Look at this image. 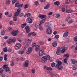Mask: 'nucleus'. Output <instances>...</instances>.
<instances>
[{"mask_svg": "<svg viewBox=\"0 0 77 77\" xmlns=\"http://www.w3.org/2000/svg\"><path fill=\"white\" fill-rule=\"evenodd\" d=\"M28 18L26 20L27 23H28L29 24H32L33 23V20L32 19V16L30 13H28L27 15Z\"/></svg>", "mask_w": 77, "mask_h": 77, "instance_id": "1", "label": "nucleus"}, {"mask_svg": "<svg viewBox=\"0 0 77 77\" xmlns=\"http://www.w3.org/2000/svg\"><path fill=\"white\" fill-rule=\"evenodd\" d=\"M62 64V63L60 61L58 60L57 65H56V67L58 68V70H62L63 69V66L61 65Z\"/></svg>", "mask_w": 77, "mask_h": 77, "instance_id": "2", "label": "nucleus"}, {"mask_svg": "<svg viewBox=\"0 0 77 77\" xmlns=\"http://www.w3.org/2000/svg\"><path fill=\"white\" fill-rule=\"evenodd\" d=\"M2 68L4 69L5 72L8 71V72L9 73L11 72V71L10 70V68L9 67H8V64H5L3 66Z\"/></svg>", "mask_w": 77, "mask_h": 77, "instance_id": "3", "label": "nucleus"}, {"mask_svg": "<svg viewBox=\"0 0 77 77\" xmlns=\"http://www.w3.org/2000/svg\"><path fill=\"white\" fill-rule=\"evenodd\" d=\"M18 32L19 31L17 30H13L11 31V33L12 35H13V36H17V35H18Z\"/></svg>", "mask_w": 77, "mask_h": 77, "instance_id": "4", "label": "nucleus"}, {"mask_svg": "<svg viewBox=\"0 0 77 77\" xmlns=\"http://www.w3.org/2000/svg\"><path fill=\"white\" fill-rule=\"evenodd\" d=\"M46 33L48 35H50L52 33V28L51 27H48L46 29Z\"/></svg>", "mask_w": 77, "mask_h": 77, "instance_id": "5", "label": "nucleus"}, {"mask_svg": "<svg viewBox=\"0 0 77 77\" xmlns=\"http://www.w3.org/2000/svg\"><path fill=\"white\" fill-rule=\"evenodd\" d=\"M47 60V57L44 56L42 57L41 61L42 63H46Z\"/></svg>", "mask_w": 77, "mask_h": 77, "instance_id": "6", "label": "nucleus"}, {"mask_svg": "<svg viewBox=\"0 0 77 77\" xmlns=\"http://www.w3.org/2000/svg\"><path fill=\"white\" fill-rule=\"evenodd\" d=\"M15 6L16 8H22L23 6V4H20L19 2H18L15 4Z\"/></svg>", "mask_w": 77, "mask_h": 77, "instance_id": "7", "label": "nucleus"}, {"mask_svg": "<svg viewBox=\"0 0 77 77\" xmlns=\"http://www.w3.org/2000/svg\"><path fill=\"white\" fill-rule=\"evenodd\" d=\"M32 47H29L28 49V51L26 52V54H30V53H32Z\"/></svg>", "mask_w": 77, "mask_h": 77, "instance_id": "8", "label": "nucleus"}, {"mask_svg": "<svg viewBox=\"0 0 77 77\" xmlns=\"http://www.w3.org/2000/svg\"><path fill=\"white\" fill-rule=\"evenodd\" d=\"M28 64H29V61L28 60H26L25 61L24 64L23 65L24 68H25L26 67H28L29 66Z\"/></svg>", "mask_w": 77, "mask_h": 77, "instance_id": "9", "label": "nucleus"}, {"mask_svg": "<svg viewBox=\"0 0 77 77\" xmlns=\"http://www.w3.org/2000/svg\"><path fill=\"white\" fill-rule=\"evenodd\" d=\"M45 27H51V24L50 22H48L45 24Z\"/></svg>", "mask_w": 77, "mask_h": 77, "instance_id": "10", "label": "nucleus"}, {"mask_svg": "<svg viewBox=\"0 0 77 77\" xmlns=\"http://www.w3.org/2000/svg\"><path fill=\"white\" fill-rule=\"evenodd\" d=\"M35 51H38L40 50L41 48H40V46L37 45L35 46Z\"/></svg>", "mask_w": 77, "mask_h": 77, "instance_id": "11", "label": "nucleus"}, {"mask_svg": "<svg viewBox=\"0 0 77 77\" xmlns=\"http://www.w3.org/2000/svg\"><path fill=\"white\" fill-rule=\"evenodd\" d=\"M38 54H39V56H42L44 54V51L40 50L39 51Z\"/></svg>", "mask_w": 77, "mask_h": 77, "instance_id": "12", "label": "nucleus"}, {"mask_svg": "<svg viewBox=\"0 0 77 77\" xmlns=\"http://www.w3.org/2000/svg\"><path fill=\"white\" fill-rule=\"evenodd\" d=\"M25 29H26V33H28L30 32V28L29 26H27L25 28Z\"/></svg>", "mask_w": 77, "mask_h": 77, "instance_id": "13", "label": "nucleus"}, {"mask_svg": "<svg viewBox=\"0 0 77 77\" xmlns=\"http://www.w3.org/2000/svg\"><path fill=\"white\" fill-rule=\"evenodd\" d=\"M38 17H39V18L41 19H43V18H44L46 17V15H42L41 14H40L38 15Z\"/></svg>", "mask_w": 77, "mask_h": 77, "instance_id": "14", "label": "nucleus"}, {"mask_svg": "<svg viewBox=\"0 0 77 77\" xmlns=\"http://www.w3.org/2000/svg\"><path fill=\"white\" fill-rule=\"evenodd\" d=\"M71 61L72 62V63L73 64H74L77 63V60L74 59H71Z\"/></svg>", "mask_w": 77, "mask_h": 77, "instance_id": "15", "label": "nucleus"}, {"mask_svg": "<svg viewBox=\"0 0 77 77\" xmlns=\"http://www.w3.org/2000/svg\"><path fill=\"white\" fill-rule=\"evenodd\" d=\"M50 4H48L45 6L44 9H48L50 8Z\"/></svg>", "mask_w": 77, "mask_h": 77, "instance_id": "16", "label": "nucleus"}, {"mask_svg": "<svg viewBox=\"0 0 77 77\" xmlns=\"http://www.w3.org/2000/svg\"><path fill=\"white\" fill-rule=\"evenodd\" d=\"M20 47V45L19 44H16L15 46V49H17V50L19 49Z\"/></svg>", "mask_w": 77, "mask_h": 77, "instance_id": "17", "label": "nucleus"}, {"mask_svg": "<svg viewBox=\"0 0 77 77\" xmlns=\"http://www.w3.org/2000/svg\"><path fill=\"white\" fill-rule=\"evenodd\" d=\"M68 32H66L64 33L63 36L64 38H66V37H67L68 36Z\"/></svg>", "mask_w": 77, "mask_h": 77, "instance_id": "18", "label": "nucleus"}, {"mask_svg": "<svg viewBox=\"0 0 77 77\" xmlns=\"http://www.w3.org/2000/svg\"><path fill=\"white\" fill-rule=\"evenodd\" d=\"M54 5H57V6H59L60 3L59 1H56V2H54Z\"/></svg>", "mask_w": 77, "mask_h": 77, "instance_id": "19", "label": "nucleus"}, {"mask_svg": "<svg viewBox=\"0 0 77 77\" xmlns=\"http://www.w3.org/2000/svg\"><path fill=\"white\" fill-rule=\"evenodd\" d=\"M27 25V23H25L23 24H22L20 26L21 27V28H24V27L26 26Z\"/></svg>", "mask_w": 77, "mask_h": 77, "instance_id": "20", "label": "nucleus"}, {"mask_svg": "<svg viewBox=\"0 0 77 77\" xmlns=\"http://www.w3.org/2000/svg\"><path fill=\"white\" fill-rule=\"evenodd\" d=\"M52 47H56V46H57V43H56V42H54L52 44Z\"/></svg>", "mask_w": 77, "mask_h": 77, "instance_id": "21", "label": "nucleus"}, {"mask_svg": "<svg viewBox=\"0 0 77 77\" xmlns=\"http://www.w3.org/2000/svg\"><path fill=\"white\" fill-rule=\"evenodd\" d=\"M18 53L19 54H23L24 53V51H20L18 52Z\"/></svg>", "mask_w": 77, "mask_h": 77, "instance_id": "22", "label": "nucleus"}, {"mask_svg": "<svg viewBox=\"0 0 77 77\" xmlns=\"http://www.w3.org/2000/svg\"><path fill=\"white\" fill-rule=\"evenodd\" d=\"M69 54H64L63 56L64 57H66V58H68L69 57Z\"/></svg>", "mask_w": 77, "mask_h": 77, "instance_id": "23", "label": "nucleus"}, {"mask_svg": "<svg viewBox=\"0 0 77 77\" xmlns=\"http://www.w3.org/2000/svg\"><path fill=\"white\" fill-rule=\"evenodd\" d=\"M32 40H30L29 39H27L26 40V43H27L29 44V43H30L31 42Z\"/></svg>", "mask_w": 77, "mask_h": 77, "instance_id": "24", "label": "nucleus"}, {"mask_svg": "<svg viewBox=\"0 0 77 77\" xmlns=\"http://www.w3.org/2000/svg\"><path fill=\"white\" fill-rule=\"evenodd\" d=\"M44 22H45V20H41L40 22V24H39V26H41V24H42V23H44Z\"/></svg>", "mask_w": 77, "mask_h": 77, "instance_id": "25", "label": "nucleus"}, {"mask_svg": "<svg viewBox=\"0 0 77 77\" xmlns=\"http://www.w3.org/2000/svg\"><path fill=\"white\" fill-rule=\"evenodd\" d=\"M71 19V18L70 17H67L66 18V21H69Z\"/></svg>", "mask_w": 77, "mask_h": 77, "instance_id": "26", "label": "nucleus"}, {"mask_svg": "<svg viewBox=\"0 0 77 77\" xmlns=\"http://www.w3.org/2000/svg\"><path fill=\"white\" fill-rule=\"evenodd\" d=\"M11 40L12 42L14 43V42H15L16 41V38H14L12 39H11Z\"/></svg>", "mask_w": 77, "mask_h": 77, "instance_id": "27", "label": "nucleus"}, {"mask_svg": "<svg viewBox=\"0 0 77 77\" xmlns=\"http://www.w3.org/2000/svg\"><path fill=\"white\" fill-rule=\"evenodd\" d=\"M66 12L67 13H71L72 12V11H71V10H68L67 9H66Z\"/></svg>", "mask_w": 77, "mask_h": 77, "instance_id": "28", "label": "nucleus"}, {"mask_svg": "<svg viewBox=\"0 0 77 77\" xmlns=\"http://www.w3.org/2000/svg\"><path fill=\"white\" fill-rule=\"evenodd\" d=\"M19 14L20 13H19L18 12H16V13L14 14V16L17 17V16H18V15H19Z\"/></svg>", "mask_w": 77, "mask_h": 77, "instance_id": "29", "label": "nucleus"}, {"mask_svg": "<svg viewBox=\"0 0 77 77\" xmlns=\"http://www.w3.org/2000/svg\"><path fill=\"white\" fill-rule=\"evenodd\" d=\"M3 51L5 52H7L8 51V49H7V47H5L3 49Z\"/></svg>", "mask_w": 77, "mask_h": 77, "instance_id": "30", "label": "nucleus"}, {"mask_svg": "<svg viewBox=\"0 0 77 77\" xmlns=\"http://www.w3.org/2000/svg\"><path fill=\"white\" fill-rule=\"evenodd\" d=\"M12 42V39H10L9 41H7V43H8V44H10Z\"/></svg>", "mask_w": 77, "mask_h": 77, "instance_id": "31", "label": "nucleus"}, {"mask_svg": "<svg viewBox=\"0 0 77 77\" xmlns=\"http://www.w3.org/2000/svg\"><path fill=\"white\" fill-rule=\"evenodd\" d=\"M14 62L13 61H11L10 63V65L11 66H13L14 65Z\"/></svg>", "mask_w": 77, "mask_h": 77, "instance_id": "32", "label": "nucleus"}, {"mask_svg": "<svg viewBox=\"0 0 77 77\" xmlns=\"http://www.w3.org/2000/svg\"><path fill=\"white\" fill-rule=\"evenodd\" d=\"M55 65H56V64H55L54 63V62L52 63L51 64V66H52V67H53V68L54 67V66H55Z\"/></svg>", "mask_w": 77, "mask_h": 77, "instance_id": "33", "label": "nucleus"}, {"mask_svg": "<svg viewBox=\"0 0 77 77\" xmlns=\"http://www.w3.org/2000/svg\"><path fill=\"white\" fill-rule=\"evenodd\" d=\"M11 3V1L10 0H7L6 1V3L7 5H9Z\"/></svg>", "mask_w": 77, "mask_h": 77, "instance_id": "34", "label": "nucleus"}, {"mask_svg": "<svg viewBox=\"0 0 77 77\" xmlns=\"http://www.w3.org/2000/svg\"><path fill=\"white\" fill-rule=\"evenodd\" d=\"M17 12L19 13L20 14L21 12V9L18 8L17 10Z\"/></svg>", "mask_w": 77, "mask_h": 77, "instance_id": "35", "label": "nucleus"}, {"mask_svg": "<svg viewBox=\"0 0 77 77\" xmlns=\"http://www.w3.org/2000/svg\"><path fill=\"white\" fill-rule=\"evenodd\" d=\"M31 34L32 36H36V33L34 32H31Z\"/></svg>", "mask_w": 77, "mask_h": 77, "instance_id": "36", "label": "nucleus"}, {"mask_svg": "<svg viewBox=\"0 0 77 77\" xmlns=\"http://www.w3.org/2000/svg\"><path fill=\"white\" fill-rule=\"evenodd\" d=\"M44 42L42 41H40L39 42V44L40 45H44Z\"/></svg>", "mask_w": 77, "mask_h": 77, "instance_id": "37", "label": "nucleus"}, {"mask_svg": "<svg viewBox=\"0 0 77 77\" xmlns=\"http://www.w3.org/2000/svg\"><path fill=\"white\" fill-rule=\"evenodd\" d=\"M14 18V20L15 21H16L17 20V17L14 16L13 17Z\"/></svg>", "mask_w": 77, "mask_h": 77, "instance_id": "38", "label": "nucleus"}, {"mask_svg": "<svg viewBox=\"0 0 77 77\" xmlns=\"http://www.w3.org/2000/svg\"><path fill=\"white\" fill-rule=\"evenodd\" d=\"M47 60H50V59H51V57L49 55L47 56V57H46Z\"/></svg>", "mask_w": 77, "mask_h": 77, "instance_id": "39", "label": "nucleus"}, {"mask_svg": "<svg viewBox=\"0 0 77 77\" xmlns=\"http://www.w3.org/2000/svg\"><path fill=\"white\" fill-rule=\"evenodd\" d=\"M1 35H4L5 34V32L3 31H2L1 32Z\"/></svg>", "mask_w": 77, "mask_h": 77, "instance_id": "40", "label": "nucleus"}, {"mask_svg": "<svg viewBox=\"0 0 77 77\" xmlns=\"http://www.w3.org/2000/svg\"><path fill=\"white\" fill-rule=\"evenodd\" d=\"M74 40L75 42H77V35L74 38Z\"/></svg>", "mask_w": 77, "mask_h": 77, "instance_id": "41", "label": "nucleus"}, {"mask_svg": "<svg viewBox=\"0 0 77 77\" xmlns=\"http://www.w3.org/2000/svg\"><path fill=\"white\" fill-rule=\"evenodd\" d=\"M14 23L13 21H10L9 22V24L10 25H13V24H14Z\"/></svg>", "mask_w": 77, "mask_h": 77, "instance_id": "42", "label": "nucleus"}, {"mask_svg": "<svg viewBox=\"0 0 77 77\" xmlns=\"http://www.w3.org/2000/svg\"><path fill=\"white\" fill-rule=\"evenodd\" d=\"M32 73L33 74L35 73V69H33L31 71Z\"/></svg>", "mask_w": 77, "mask_h": 77, "instance_id": "43", "label": "nucleus"}, {"mask_svg": "<svg viewBox=\"0 0 77 77\" xmlns=\"http://www.w3.org/2000/svg\"><path fill=\"white\" fill-rule=\"evenodd\" d=\"M55 38L56 39H58L59 38V36L58 35H56L55 36Z\"/></svg>", "mask_w": 77, "mask_h": 77, "instance_id": "44", "label": "nucleus"}, {"mask_svg": "<svg viewBox=\"0 0 77 77\" xmlns=\"http://www.w3.org/2000/svg\"><path fill=\"white\" fill-rule=\"evenodd\" d=\"M35 6H38V5H39V3L38 2L36 1V2H35Z\"/></svg>", "mask_w": 77, "mask_h": 77, "instance_id": "45", "label": "nucleus"}, {"mask_svg": "<svg viewBox=\"0 0 77 77\" xmlns=\"http://www.w3.org/2000/svg\"><path fill=\"white\" fill-rule=\"evenodd\" d=\"M23 16H24V13H21L19 15V16H20V17H23Z\"/></svg>", "mask_w": 77, "mask_h": 77, "instance_id": "46", "label": "nucleus"}, {"mask_svg": "<svg viewBox=\"0 0 77 77\" xmlns=\"http://www.w3.org/2000/svg\"><path fill=\"white\" fill-rule=\"evenodd\" d=\"M29 8V6L27 5L26 4L25 5L24 8V9H27Z\"/></svg>", "mask_w": 77, "mask_h": 77, "instance_id": "47", "label": "nucleus"}, {"mask_svg": "<svg viewBox=\"0 0 77 77\" xmlns=\"http://www.w3.org/2000/svg\"><path fill=\"white\" fill-rule=\"evenodd\" d=\"M48 70L52 71V70H53V69L50 67H48Z\"/></svg>", "mask_w": 77, "mask_h": 77, "instance_id": "48", "label": "nucleus"}, {"mask_svg": "<svg viewBox=\"0 0 77 77\" xmlns=\"http://www.w3.org/2000/svg\"><path fill=\"white\" fill-rule=\"evenodd\" d=\"M73 21L72 20V19H71L70 20H69V21L68 22V23L69 24H71V23H72Z\"/></svg>", "mask_w": 77, "mask_h": 77, "instance_id": "49", "label": "nucleus"}, {"mask_svg": "<svg viewBox=\"0 0 77 77\" xmlns=\"http://www.w3.org/2000/svg\"><path fill=\"white\" fill-rule=\"evenodd\" d=\"M61 48H57V51H61Z\"/></svg>", "mask_w": 77, "mask_h": 77, "instance_id": "50", "label": "nucleus"}, {"mask_svg": "<svg viewBox=\"0 0 77 77\" xmlns=\"http://www.w3.org/2000/svg\"><path fill=\"white\" fill-rule=\"evenodd\" d=\"M16 1H17V0H13L12 1V5H14L15 2H16Z\"/></svg>", "mask_w": 77, "mask_h": 77, "instance_id": "51", "label": "nucleus"}, {"mask_svg": "<svg viewBox=\"0 0 77 77\" xmlns=\"http://www.w3.org/2000/svg\"><path fill=\"white\" fill-rule=\"evenodd\" d=\"M29 46V43H26V45H25V46L26 47H28Z\"/></svg>", "mask_w": 77, "mask_h": 77, "instance_id": "52", "label": "nucleus"}, {"mask_svg": "<svg viewBox=\"0 0 77 77\" xmlns=\"http://www.w3.org/2000/svg\"><path fill=\"white\" fill-rule=\"evenodd\" d=\"M59 17H60V14H57L56 15V18H59Z\"/></svg>", "mask_w": 77, "mask_h": 77, "instance_id": "53", "label": "nucleus"}, {"mask_svg": "<svg viewBox=\"0 0 77 77\" xmlns=\"http://www.w3.org/2000/svg\"><path fill=\"white\" fill-rule=\"evenodd\" d=\"M39 29L40 30H43V28L42 27V26H40L39 28Z\"/></svg>", "mask_w": 77, "mask_h": 77, "instance_id": "54", "label": "nucleus"}, {"mask_svg": "<svg viewBox=\"0 0 77 77\" xmlns=\"http://www.w3.org/2000/svg\"><path fill=\"white\" fill-rule=\"evenodd\" d=\"M36 45V44L35 43H33L32 44V47H35V45Z\"/></svg>", "mask_w": 77, "mask_h": 77, "instance_id": "55", "label": "nucleus"}, {"mask_svg": "<svg viewBox=\"0 0 77 77\" xmlns=\"http://www.w3.org/2000/svg\"><path fill=\"white\" fill-rule=\"evenodd\" d=\"M63 49L65 50V51L67 50V49H68V47H65L63 48Z\"/></svg>", "mask_w": 77, "mask_h": 77, "instance_id": "56", "label": "nucleus"}, {"mask_svg": "<svg viewBox=\"0 0 77 77\" xmlns=\"http://www.w3.org/2000/svg\"><path fill=\"white\" fill-rule=\"evenodd\" d=\"M51 76H52V77H54V75H55V74H54L53 73H51Z\"/></svg>", "mask_w": 77, "mask_h": 77, "instance_id": "57", "label": "nucleus"}, {"mask_svg": "<svg viewBox=\"0 0 77 77\" xmlns=\"http://www.w3.org/2000/svg\"><path fill=\"white\" fill-rule=\"evenodd\" d=\"M65 8H62V12H65Z\"/></svg>", "mask_w": 77, "mask_h": 77, "instance_id": "58", "label": "nucleus"}, {"mask_svg": "<svg viewBox=\"0 0 77 77\" xmlns=\"http://www.w3.org/2000/svg\"><path fill=\"white\" fill-rule=\"evenodd\" d=\"M65 3L66 4V5H68V4H69V2H68V0H66Z\"/></svg>", "mask_w": 77, "mask_h": 77, "instance_id": "59", "label": "nucleus"}, {"mask_svg": "<svg viewBox=\"0 0 77 77\" xmlns=\"http://www.w3.org/2000/svg\"><path fill=\"white\" fill-rule=\"evenodd\" d=\"M5 15H8L9 14V13L8 11L5 12Z\"/></svg>", "mask_w": 77, "mask_h": 77, "instance_id": "60", "label": "nucleus"}, {"mask_svg": "<svg viewBox=\"0 0 77 77\" xmlns=\"http://www.w3.org/2000/svg\"><path fill=\"white\" fill-rule=\"evenodd\" d=\"M32 35V32H30L29 34L28 35V37H30Z\"/></svg>", "mask_w": 77, "mask_h": 77, "instance_id": "61", "label": "nucleus"}, {"mask_svg": "<svg viewBox=\"0 0 77 77\" xmlns=\"http://www.w3.org/2000/svg\"><path fill=\"white\" fill-rule=\"evenodd\" d=\"M56 53L57 55H60V52H59V51H57L56 52Z\"/></svg>", "mask_w": 77, "mask_h": 77, "instance_id": "62", "label": "nucleus"}, {"mask_svg": "<svg viewBox=\"0 0 77 77\" xmlns=\"http://www.w3.org/2000/svg\"><path fill=\"white\" fill-rule=\"evenodd\" d=\"M65 50L63 48V49H62V50H61V52L62 53H64V52H65Z\"/></svg>", "mask_w": 77, "mask_h": 77, "instance_id": "63", "label": "nucleus"}, {"mask_svg": "<svg viewBox=\"0 0 77 77\" xmlns=\"http://www.w3.org/2000/svg\"><path fill=\"white\" fill-rule=\"evenodd\" d=\"M75 50H77V43L76 44V46L75 47Z\"/></svg>", "mask_w": 77, "mask_h": 77, "instance_id": "64", "label": "nucleus"}]
</instances>
